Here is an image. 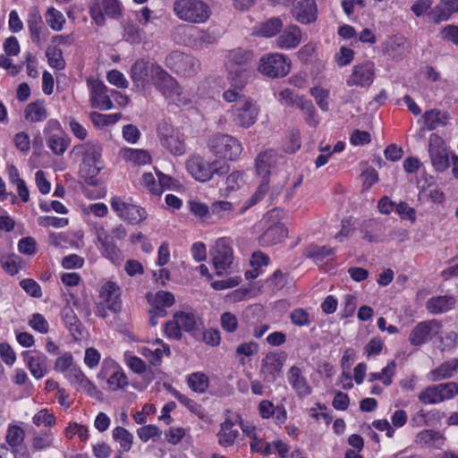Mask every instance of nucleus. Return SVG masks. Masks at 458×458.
I'll return each mask as SVG.
<instances>
[{
    "mask_svg": "<svg viewBox=\"0 0 458 458\" xmlns=\"http://www.w3.org/2000/svg\"><path fill=\"white\" fill-rule=\"evenodd\" d=\"M111 207L121 218L133 225L140 223L147 217V212L144 208L126 203L119 197H114L111 199Z\"/></svg>",
    "mask_w": 458,
    "mask_h": 458,
    "instance_id": "obj_12",
    "label": "nucleus"
},
{
    "mask_svg": "<svg viewBox=\"0 0 458 458\" xmlns=\"http://www.w3.org/2000/svg\"><path fill=\"white\" fill-rule=\"evenodd\" d=\"M166 66L183 76L196 74L199 68V62L193 56L180 51H174L165 57Z\"/></svg>",
    "mask_w": 458,
    "mask_h": 458,
    "instance_id": "obj_7",
    "label": "nucleus"
},
{
    "mask_svg": "<svg viewBox=\"0 0 458 458\" xmlns=\"http://www.w3.org/2000/svg\"><path fill=\"white\" fill-rule=\"evenodd\" d=\"M210 151L216 157L228 160H235L242 154L240 141L228 134H215L208 142Z\"/></svg>",
    "mask_w": 458,
    "mask_h": 458,
    "instance_id": "obj_6",
    "label": "nucleus"
},
{
    "mask_svg": "<svg viewBox=\"0 0 458 458\" xmlns=\"http://www.w3.org/2000/svg\"><path fill=\"white\" fill-rule=\"evenodd\" d=\"M431 164L437 172L442 173L450 166L449 155L445 142L436 134H431L428 142Z\"/></svg>",
    "mask_w": 458,
    "mask_h": 458,
    "instance_id": "obj_9",
    "label": "nucleus"
},
{
    "mask_svg": "<svg viewBox=\"0 0 458 458\" xmlns=\"http://www.w3.org/2000/svg\"><path fill=\"white\" fill-rule=\"evenodd\" d=\"M287 228L283 224L268 227L259 238L261 245H273L281 242L287 236Z\"/></svg>",
    "mask_w": 458,
    "mask_h": 458,
    "instance_id": "obj_27",
    "label": "nucleus"
},
{
    "mask_svg": "<svg viewBox=\"0 0 458 458\" xmlns=\"http://www.w3.org/2000/svg\"><path fill=\"white\" fill-rule=\"evenodd\" d=\"M106 79L109 83L122 89L128 87V81L125 76L118 70H111L107 72Z\"/></svg>",
    "mask_w": 458,
    "mask_h": 458,
    "instance_id": "obj_58",
    "label": "nucleus"
},
{
    "mask_svg": "<svg viewBox=\"0 0 458 458\" xmlns=\"http://www.w3.org/2000/svg\"><path fill=\"white\" fill-rule=\"evenodd\" d=\"M100 163H87L82 162L80 168V174L81 177L85 179V182L89 185L97 184V175L102 169L99 165Z\"/></svg>",
    "mask_w": 458,
    "mask_h": 458,
    "instance_id": "obj_38",
    "label": "nucleus"
},
{
    "mask_svg": "<svg viewBox=\"0 0 458 458\" xmlns=\"http://www.w3.org/2000/svg\"><path fill=\"white\" fill-rule=\"evenodd\" d=\"M287 378L300 398L306 397L311 394L312 388L309 385L306 377L302 375V371L299 367H291L287 373Z\"/></svg>",
    "mask_w": 458,
    "mask_h": 458,
    "instance_id": "obj_22",
    "label": "nucleus"
},
{
    "mask_svg": "<svg viewBox=\"0 0 458 458\" xmlns=\"http://www.w3.org/2000/svg\"><path fill=\"white\" fill-rule=\"evenodd\" d=\"M254 60L252 51L243 48L228 50L225 56V65L229 72V79L239 89L244 86L246 72Z\"/></svg>",
    "mask_w": 458,
    "mask_h": 458,
    "instance_id": "obj_2",
    "label": "nucleus"
},
{
    "mask_svg": "<svg viewBox=\"0 0 458 458\" xmlns=\"http://www.w3.org/2000/svg\"><path fill=\"white\" fill-rule=\"evenodd\" d=\"M455 303L452 296H437L427 301V309L430 313L438 314L450 310Z\"/></svg>",
    "mask_w": 458,
    "mask_h": 458,
    "instance_id": "obj_30",
    "label": "nucleus"
},
{
    "mask_svg": "<svg viewBox=\"0 0 458 458\" xmlns=\"http://www.w3.org/2000/svg\"><path fill=\"white\" fill-rule=\"evenodd\" d=\"M440 37L442 39L458 46V25L449 24L445 26L440 31Z\"/></svg>",
    "mask_w": 458,
    "mask_h": 458,
    "instance_id": "obj_61",
    "label": "nucleus"
},
{
    "mask_svg": "<svg viewBox=\"0 0 458 458\" xmlns=\"http://www.w3.org/2000/svg\"><path fill=\"white\" fill-rule=\"evenodd\" d=\"M444 441L443 436L432 429H425L420 431L416 437V442L428 445H438Z\"/></svg>",
    "mask_w": 458,
    "mask_h": 458,
    "instance_id": "obj_41",
    "label": "nucleus"
},
{
    "mask_svg": "<svg viewBox=\"0 0 458 458\" xmlns=\"http://www.w3.org/2000/svg\"><path fill=\"white\" fill-rule=\"evenodd\" d=\"M162 144L174 155L180 156L185 151L184 144L174 136L165 139Z\"/></svg>",
    "mask_w": 458,
    "mask_h": 458,
    "instance_id": "obj_57",
    "label": "nucleus"
},
{
    "mask_svg": "<svg viewBox=\"0 0 458 458\" xmlns=\"http://www.w3.org/2000/svg\"><path fill=\"white\" fill-rule=\"evenodd\" d=\"M113 438L117 442L122 452H129L132 446L133 436L123 427H116L113 430Z\"/></svg>",
    "mask_w": 458,
    "mask_h": 458,
    "instance_id": "obj_35",
    "label": "nucleus"
},
{
    "mask_svg": "<svg viewBox=\"0 0 458 458\" xmlns=\"http://www.w3.org/2000/svg\"><path fill=\"white\" fill-rule=\"evenodd\" d=\"M102 7L110 18L117 19L121 15V8L117 0H102Z\"/></svg>",
    "mask_w": 458,
    "mask_h": 458,
    "instance_id": "obj_56",
    "label": "nucleus"
},
{
    "mask_svg": "<svg viewBox=\"0 0 458 458\" xmlns=\"http://www.w3.org/2000/svg\"><path fill=\"white\" fill-rule=\"evenodd\" d=\"M290 59L280 53H268L262 55L258 65V71L271 79L286 76L290 72Z\"/></svg>",
    "mask_w": 458,
    "mask_h": 458,
    "instance_id": "obj_5",
    "label": "nucleus"
},
{
    "mask_svg": "<svg viewBox=\"0 0 458 458\" xmlns=\"http://www.w3.org/2000/svg\"><path fill=\"white\" fill-rule=\"evenodd\" d=\"M61 316L67 329L74 337L82 335L83 326L71 307H64Z\"/></svg>",
    "mask_w": 458,
    "mask_h": 458,
    "instance_id": "obj_29",
    "label": "nucleus"
},
{
    "mask_svg": "<svg viewBox=\"0 0 458 458\" xmlns=\"http://www.w3.org/2000/svg\"><path fill=\"white\" fill-rule=\"evenodd\" d=\"M458 13V0H440L428 13V22L438 25Z\"/></svg>",
    "mask_w": 458,
    "mask_h": 458,
    "instance_id": "obj_16",
    "label": "nucleus"
},
{
    "mask_svg": "<svg viewBox=\"0 0 458 458\" xmlns=\"http://www.w3.org/2000/svg\"><path fill=\"white\" fill-rule=\"evenodd\" d=\"M47 144L55 155H63L70 145V139L53 134L47 139Z\"/></svg>",
    "mask_w": 458,
    "mask_h": 458,
    "instance_id": "obj_40",
    "label": "nucleus"
},
{
    "mask_svg": "<svg viewBox=\"0 0 458 458\" xmlns=\"http://www.w3.org/2000/svg\"><path fill=\"white\" fill-rule=\"evenodd\" d=\"M189 208L195 216L202 219H208L210 216V208L202 202L191 200L189 201Z\"/></svg>",
    "mask_w": 458,
    "mask_h": 458,
    "instance_id": "obj_55",
    "label": "nucleus"
},
{
    "mask_svg": "<svg viewBox=\"0 0 458 458\" xmlns=\"http://www.w3.org/2000/svg\"><path fill=\"white\" fill-rule=\"evenodd\" d=\"M296 21L310 24L317 20L318 8L315 0H301L293 4L291 11Z\"/></svg>",
    "mask_w": 458,
    "mask_h": 458,
    "instance_id": "obj_17",
    "label": "nucleus"
},
{
    "mask_svg": "<svg viewBox=\"0 0 458 458\" xmlns=\"http://www.w3.org/2000/svg\"><path fill=\"white\" fill-rule=\"evenodd\" d=\"M210 208V216L215 215L218 217H223L226 212L233 209V204L229 201H215L212 203Z\"/></svg>",
    "mask_w": 458,
    "mask_h": 458,
    "instance_id": "obj_62",
    "label": "nucleus"
},
{
    "mask_svg": "<svg viewBox=\"0 0 458 458\" xmlns=\"http://www.w3.org/2000/svg\"><path fill=\"white\" fill-rule=\"evenodd\" d=\"M83 155L82 162L100 163L102 148L100 144L94 141H88L83 145L78 146Z\"/></svg>",
    "mask_w": 458,
    "mask_h": 458,
    "instance_id": "obj_31",
    "label": "nucleus"
},
{
    "mask_svg": "<svg viewBox=\"0 0 458 458\" xmlns=\"http://www.w3.org/2000/svg\"><path fill=\"white\" fill-rule=\"evenodd\" d=\"M68 378L72 384L78 385L81 388L85 384H89V378L80 369V368L72 367L68 373Z\"/></svg>",
    "mask_w": 458,
    "mask_h": 458,
    "instance_id": "obj_63",
    "label": "nucleus"
},
{
    "mask_svg": "<svg viewBox=\"0 0 458 458\" xmlns=\"http://www.w3.org/2000/svg\"><path fill=\"white\" fill-rule=\"evenodd\" d=\"M458 369V359H453L443 362L439 367L430 372V379L437 381L451 377L454 372Z\"/></svg>",
    "mask_w": 458,
    "mask_h": 458,
    "instance_id": "obj_32",
    "label": "nucleus"
},
{
    "mask_svg": "<svg viewBox=\"0 0 458 458\" xmlns=\"http://www.w3.org/2000/svg\"><path fill=\"white\" fill-rule=\"evenodd\" d=\"M87 84L90 91L91 106L102 111L110 110L113 107V103L107 95V88L103 81L89 78Z\"/></svg>",
    "mask_w": 458,
    "mask_h": 458,
    "instance_id": "obj_13",
    "label": "nucleus"
},
{
    "mask_svg": "<svg viewBox=\"0 0 458 458\" xmlns=\"http://www.w3.org/2000/svg\"><path fill=\"white\" fill-rule=\"evenodd\" d=\"M268 178L263 177L261 182L259 183V187L257 188L254 194L250 197L249 199L250 206L257 204L259 201H260L264 196L267 193L269 186H268Z\"/></svg>",
    "mask_w": 458,
    "mask_h": 458,
    "instance_id": "obj_60",
    "label": "nucleus"
},
{
    "mask_svg": "<svg viewBox=\"0 0 458 458\" xmlns=\"http://www.w3.org/2000/svg\"><path fill=\"white\" fill-rule=\"evenodd\" d=\"M110 370V376L107 379V384L112 387L113 390L123 388L128 385V380L125 373L120 369L114 361L109 362V368L107 362L104 361L101 371L98 377L105 378L107 377Z\"/></svg>",
    "mask_w": 458,
    "mask_h": 458,
    "instance_id": "obj_19",
    "label": "nucleus"
},
{
    "mask_svg": "<svg viewBox=\"0 0 458 458\" xmlns=\"http://www.w3.org/2000/svg\"><path fill=\"white\" fill-rule=\"evenodd\" d=\"M375 78V66L372 62L367 61L353 66L352 72L347 79L349 87H369Z\"/></svg>",
    "mask_w": 458,
    "mask_h": 458,
    "instance_id": "obj_14",
    "label": "nucleus"
},
{
    "mask_svg": "<svg viewBox=\"0 0 458 458\" xmlns=\"http://www.w3.org/2000/svg\"><path fill=\"white\" fill-rule=\"evenodd\" d=\"M285 360L286 354L284 352H268L261 362L260 374L263 380L274 383L281 375Z\"/></svg>",
    "mask_w": 458,
    "mask_h": 458,
    "instance_id": "obj_11",
    "label": "nucleus"
},
{
    "mask_svg": "<svg viewBox=\"0 0 458 458\" xmlns=\"http://www.w3.org/2000/svg\"><path fill=\"white\" fill-rule=\"evenodd\" d=\"M149 74L155 80L158 90L175 106H185L190 100L182 96V92L177 81L161 66L144 60L136 61L131 68V77L138 86L143 84Z\"/></svg>",
    "mask_w": 458,
    "mask_h": 458,
    "instance_id": "obj_1",
    "label": "nucleus"
},
{
    "mask_svg": "<svg viewBox=\"0 0 458 458\" xmlns=\"http://www.w3.org/2000/svg\"><path fill=\"white\" fill-rule=\"evenodd\" d=\"M283 26L279 17H272L256 26L253 33L259 37L272 38L281 31Z\"/></svg>",
    "mask_w": 458,
    "mask_h": 458,
    "instance_id": "obj_28",
    "label": "nucleus"
},
{
    "mask_svg": "<svg viewBox=\"0 0 458 458\" xmlns=\"http://www.w3.org/2000/svg\"><path fill=\"white\" fill-rule=\"evenodd\" d=\"M145 38V32L138 26L128 23L124 26L123 38L131 44H140Z\"/></svg>",
    "mask_w": 458,
    "mask_h": 458,
    "instance_id": "obj_42",
    "label": "nucleus"
},
{
    "mask_svg": "<svg viewBox=\"0 0 458 458\" xmlns=\"http://www.w3.org/2000/svg\"><path fill=\"white\" fill-rule=\"evenodd\" d=\"M173 11L179 20L189 23H205L211 15L209 5L203 0H175Z\"/></svg>",
    "mask_w": 458,
    "mask_h": 458,
    "instance_id": "obj_3",
    "label": "nucleus"
},
{
    "mask_svg": "<svg viewBox=\"0 0 458 458\" xmlns=\"http://www.w3.org/2000/svg\"><path fill=\"white\" fill-rule=\"evenodd\" d=\"M168 389L171 390L172 394L185 407H187L191 412L197 414L199 417L202 418L204 416L202 408L199 404L195 403L194 401L188 398L186 395L179 393L177 390L172 388L171 386H168Z\"/></svg>",
    "mask_w": 458,
    "mask_h": 458,
    "instance_id": "obj_43",
    "label": "nucleus"
},
{
    "mask_svg": "<svg viewBox=\"0 0 458 458\" xmlns=\"http://www.w3.org/2000/svg\"><path fill=\"white\" fill-rule=\"evenodd\" d=\"M187 171L191 176L201 182L209 181L215 175L224 176L229 172V165L225 162L205 160L200 156H192L186 162Z\"/></svg>",
    "mask_w": 458,
    "mask_h": 458,
    "instance_id": "obj_4",
    "label": "nucleus"
},
{
    "mask_svg": "<svg viewBox=\"0 0 458 458\" xmlns=\"http://www.w3.org/2000/svg\"><path fill=\"white\" fill-rule=\"evenodd\" d=\"M301 145L300 131L297 129H292L284 144V150L286 153L293 154L300 149Z\"/></svg>",
    "mask_w": 458,
    "mask_h": 458,
    "instance_id": "obj_49",
    "label": "nucleus"
},
{
    "mask_svg": "<svg viewBox=\"0 0 458 458\" xmlns=\"http://www.w3.org/2000/svg\"><path fill=\"white\" fill-rule=\"evenodd\" d=\"M24 360L27 363L31 374L36 378H41L47 370V357L38 352L29 351L23 354Z\"/></svg>",
    "mask_w": 458,
    "mask_h": 458,
    "instance_id": "obj_24",
    "label": "nucleus"
},
{
    "mask_svg": "<svg viewBox=\"0 0 458 458\" xmlns=\"http://www.w3.org/2000/svg\"><path fill=\"white\" fill-rule=\"evenodd\" d=\"M46 56L48 64L55 70H64L65 67V60L63 56V51L55 45H49L46 50Z\"/></svg>",
    "mask_w": 458,
    "mask_h": 458,
    "instance_id": "obj_34",
    "label": "nucleus"
},
{
    "mask_svg": "<svg viewBox=\"0 0 458 458\" xmlns=\"http://www.w3.org/2000/svg\"><path fill=\"white\" fill-rule=\"evenodd\" d=\"M100 298L102 302L108 306V310L114 314L121 311V301L119 287L113 282L106 283L101 289Z\"/></svg>",
    "mask_w": 458,
    "mask_h": 458,
    "instance_id": "obj_23",
    "label": "nucleus"
},
{
    "mask_svg": "<svg viewBox=\"0 0 458 458\" xmlns=\"http://www.w3.org/2000/svg\"><path fill=\"white\" fill-rule=\"evenodd\" d=\"M21 287L30 296L39 298L42 296L40 285L33 279L26 278L20 282Z\"/></svg>",
    "mask_w": 458,
    "mask_h": 458,
    "instance_id": "obj_53",
    "label": "nucleus"
},
{
    "mask_svg": "<svg viewBox=\"0 0 458 458\" xmlns=\"http://www.w3.org/2000/svg\"><path fill=\"white\" fill-rule=\"evenodd\" d=\"M458 394V384L455 382L441 383L428 386L419 394V400L425 404H435L452 399Z\"/></svg>",
    "mask_w": 458,
    "mask_h": 458,
    "instance_id": "obj_8",
    "label": "nucleus"
},
{
    "mask_svg": "<svg viewBox=\"0 0 458 458\" xmlns=\"http://www.w3.org/2000/svg\"><path fill=\"white\" fill-rule=\"evenodd\" d=\"M442 323L437 319L420 322L411 331L409 341L414 346H420L440 333Z\"/></svg>",
    "mask_w": 458,
    "mask_h": 458,
    "instance_id": "obj_10",
    "label": "nucleus"
},
{
    "mask_svg": "<svg viewBox=\"0 0 458 458\" xmlns=\"http://www.w3.org/2000/svg\"><path fill=\"white\" fill-rule=\"evenodd\" d=\"M290 319L297 327H308L312 322L309 312L301 308L294 309L290 314Z\"/></svg>",
    "mask_w": 458,
    "mask_h": 458,
    "instance_id": "obj_48",
    "label": "nucleus"
},
{
    "mask_svg": "<svg viewBox=\"0 0 458 458\" xmlns=\"http://www.w3.org/2000/svg\"><path fill=\"white\" fill-rule=\"evenodd\" d=\"M432 0H417L411 6V11L418 18L426 16L428 21V13L432 10Z\"/></svg>",
    "mask_w": 458,
    "mask_h": 458,
    "instance_id": "obj_51",
    "label": "nucleus"
},
{
    "mask_svg": "<svg viewBox=\"0 0 458 458\" xmlns=\"http://www.w3.org/2000/svg\"><path fill=\"white\" fill-rule=\"evenodd\" d=\"M239 420L240 416L235 415L234 418H226L221 424L220 430L216 434L220 445L227 447L233 445L235 439L239 437V429L236 427Z\"/></svg>",
    "mask_w": 458,
    "mask_h": 458,
    "instance_id": "obj_20",
    "label": "nucleus"
},
{
    "mask_svg": "<svg viewBox=\"0 0 458 458\" xmlns=\"http://www.w3.org/2000/svg\"><path fill=\"white\" fill-rule=\"evenodd\" d=\"M220 323L222 328L228 333H233L238 328V319L236 316L228 311L221 315Z\"/></svg>",
    "mask_w": 458,
    "mask_h": 458,
    "instance_id": "obj_52",
    "label": "nucleus"
},
{
    "mask_svg": "<svg viewBox=\"0 0 458 458\" xmlns=\"http://www.w3.org/2000/svg\"><path fill=\"white\" fill-rule=\"evenodd\" d=\"M334 254V249L327 246L310 245L306 250V256L316 261H322L326 257Z\"/></svg>",
    "mask_w": 458,
    "mask_h": 458,
    "instance_id": "obj_45",
    "label": "nucleus"
},
{
    "mask_svg": "<svg viewBox=\"0 0 458 458\" xmlns=\"http://www.w3.org/2000/svg\"><path fill=\"white\" fill-rule=\"evenodd\" d=\"M27 24L32 42L39 46L42 41V33L46 30V28L37 7L30 10Z\"/></svg>",
    "mask_w": 458,
    "mask_h": 458,
    "instance_id": "obj_25",
    "label": "nucleus"
},
{
    "mask_svg": "<svg viewBox=\"0 0 458 458\" xmlns=\"http://www.w3.org/2000/svg\"><path fill=\"white\" fill-rule=\"evenodd\" d=\"M188 385L194 392L204 393L208 387V378L203 373H192L188 378Z\"/></svg>",
    "mask_w": 458,
    "mask_h": 458,
    "instance_id": "obj_44",
    "label": "nucleus"
},
{
    "mask_svg": "<svg viewBox=\"0 0 458 458\" xmlns=\"http://www.w3.org/2000/svg\"><path fill=\"white\" fill-rule=\"evenodd\" d=\"M33 423L37 426L45 424L51 427L55 423V417L53 413H49L47 410L43 409L33 417Z\"/></svg>",
    "mask_w": 458,
    "mask_h": 458,
    "instance_id": "obj_59",
    "label": "nucleus"
},
{
    "mask_svg": "<svg viewBox=\"0 0 458 458\" xmlns=\"http://www.w3.org/2000/svg\"><path fill=\"white\" fill-rule=\"evenodd\" d=\"M45 16L47 23L53 30L60 31L63 30L66 21L60 11L54 7H50L47 9Z\"/></svg>",
    "mask_w": 458,
    "mask_h": 458,
    "instance_id": "obj_39",
    "label": "nucleus"
},
{
    "mask_svg": "<svg viewBox=\"0 0 458 458\" xmlns=\"http://www.w3.org/2000/svg\"><path fill=\"white\" fill-rule=\"evenodd\" d=\"M121 156L126 161L135 165H145L150 162L149 154L143 149L125 148L121 151Z\"/></svg>",
    "mask_w": 458,
    "mask_h": 458,
    "instance_id": "obj_36",
    "label": "nucleus"
},
{
    "mask_svg": "<svg viewBox=\"0 0 458 458\" xmlns=\"http://www.w3.org/2000/svg\"><path fill=\"white\" fill-rule=\"evenodd\" d=\"M376 227H382V223L375 219L364 221L360 227L363 233V239L369 242H383L384 233H373Z\"/></svg>",
    "mask_w": 458,
    "mask_h": 458,
    "instance_id": "obj_33",
    "label": "nucleus"
},
{
    "mask_svg": "<svg viewBox=\"0 0 458 458\" xmlns=\"http://www.w3.org/2000/svg\"><path fill=\"white\" fill-rule=\"evenodd\" d=\"M25 432L19 426L9 427L6 434V442L12 447H17L21 445L24 440Z\"/></svg>",
    "mask_w": 458,
    "mask_h": 458,
    "instance_id": "obj_50",
    "label": "nucleus"
},
{
    "mask_svg": "<svg viewBox=\"0 0 458 458\" xmlns=\"http://www.w3.org/2000/svg\"><path fill=\"white\" fill-rule=\"evenodd\" d=\"M310 94L315 98L317 105L322 112L328 111L329 90L321 87L310 89Z\"/></svg>",
    "mask_w": 458,
    "mask_h": 458,
    "instance_id": "obj_46",
    "label": "nucleus"
},
{
    "mask_svg": "<svg viewBox=\"0 0 458 458\" xmlns=\"http://www.w3.org/2000/svg\"><path fill=\"white\" fill-rule=\"evenodd\" d=\"M139 438L143 442H148L149 439L157 441L161 437V431L156 425H146L137 430Z\"/></svg>",
    "mask_w": 458,
    "mask_h": 458,
    "instance_id": "obj_47",
    "label": "nucleus"
},
{
    "mask_svg": "<svg viewBox=\"0 0 458 458\" xmlns=\"http://www.w3.org/2000/svg\"><path fill=\"white\" fill-rule=\"evenodd\" d=\"M354 52L352 49L342 47L338 53L335 54V59L338 65L344 66L353 60Z\"/></svg>",
    "mask_w": 458,
    "mask_h": 458,
    "instance_id": "obj_64",
    "label": "nucleus"
},
{
    "mask_svg": "<svg viewBox=\"0 0 458 458\" xmlns=\"http://www.w3.org/2000/svg\"><path fill=\"white\" fill-rule=\"evenodd\" d=\"M236 110L242 113L254 114L258 113L259 107L251 99L246 97L239 98L237 103H235Z\"/></svg>",
    "mask_w": 458,
    "mask_h": 458,
    "instance_id": "obj_54",
    "label": "nucleus"
},
{
    "mask_svg": "<svg viewBox=\"0 0 458 458\" xmlns=\"http://www.w3.org/2000/svg\"><path fill=\"white\" fill-rule=\"evenodd\" d=\"M277 158V152L273 148L260 152L255 160L257 173L263 177H267L270 174L271 168L276 165Z\"/></svg>",
    "mask_w": 458,
    "mask_h": 458,
    "instance_id": "obj_26",
    "label": "nucleus"
},
{
    "mask_svg": "<svg viewBox=\"0 0 458 458\" xmlns=\"http://www.w3.org/2000/svg\"><path fill=\"white\" fill-rule=\"evenodd\" d=\"M210 255L214 268L218 276L223 275L233 263V250L223 240L216 242L215 248L210 251Z\"/></svg>",
    "mask_w": 458,
    "mask_h": 458,
    "instance_id": "obj_15",
    "label": "nucleus"
},
{
    "mask_svg": "<svg viewBox=\"0 0 458 458\" xmlns=\"http://www.w3.org/2000/svg\"><path fill=\"white\" fill-rule=\"evenodd\" d=\"M302 32L299 26L290 24L276 38L275 45L279 49H294L301 42Z\"/></svg>",
    "mask_w": 458,
    "mask_h": 458,
    "instance_id": "obj_18",
    "label": "nucleus"
},
{
    "mask_svg": "<svg viewBox=\"0 0 458 458\" xmlns=\"http://www.w3.org/2000/svg\"><path fill=\"white\" fill-rule=\"evenodd\" d=\"M96 233L98 241L101 244L103 255L113 263H118L121 252L114 242L113 237L108 234L103 226L97 228Z\"/></svg>",
    "mask_w": 458,
    "mask_h": 458,
    "instance_id": "obj_21",
    "label": "nucleus"
},
{
    "mask_svg": "<svg viewBox=\"0 0 458 458\" xmlns=\"http://www.w3.org/2000/svg\"><path fill=\"white\" fill-rule=\"evenodd\" d=\"M182 330L193 333L198 329V318L193 313L179 311L174 315Z\"/></svg>",
    "mask_w": 458,
    "mask_h": 458,
    "instance_id": "obj_37",
    "label": "nucleus"
}]
</instances>
